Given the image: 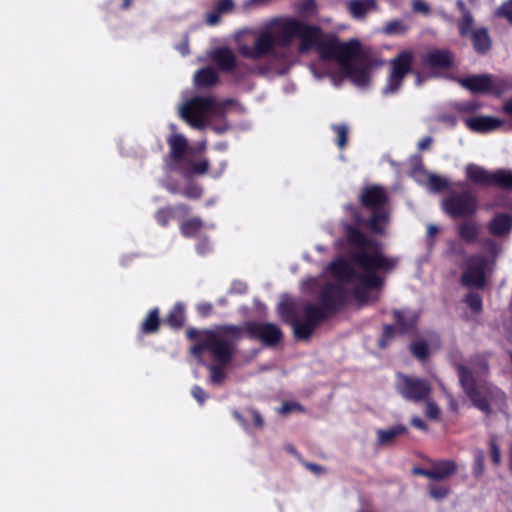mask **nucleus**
I'll return each mask as SVG.
<instances>
[{"mask_svg": "<svg viewBox=\"0 0 512 512\" xmlns=\"http://www.w3.org/2000/svg\"><path fill=\"white\" fill-rule=\"evenodd\" d=\"M190 211V207L187 204L179 203L176 206H166L159 208L155 213V219L157 223L162 227H167L172 218L175 217L176 212L182 215H187Z\"/></svg>", "mask_w": 512, "mask_h": 512, "instance_id": "26", "label": "nucleus"}, {"mask_svg": "<svg viewBox=\"0 0 512 512\" xmlns=\"http://www.w3.org/2000/svg\"><path fill=\"white\" fill-rule=\"evenodd\" d=\"M369 290H371L370 288H367L366 286H364L362 284L361 287H355L353 290H352V294H353V297L360 303V304H365L368 302V299H369Z\"/></svg>", "mask_w": 512, "mask_h": 512, "instance_id": "49", "label": "nucleus"}, {"mask_svg": "<svg viewBox=\"0 0 512 512\" xmlns=\"http://www.w3.org/2000/svg\"><path fill=\"white\" fill-rule=\"evenodd\" d=\"M482 246L485 251L489 254L496 256L499 252V246L497 242L493 239L487 238L482 242Z\"/></svg>", "mask_w": 512, "mask_h": 512, "instance_id": "56", "label": "nucleus"}, {"mask_svg": "<svg viewBox=\"0 0 512 512\" xmlns=\"http://www.w3.org/2000/svg\"><path fill=\"white\" fill-rule=\"evenodd\" d=\"M458 83L473 94H486L500 97L512 90V80L508 77H495L491 74L470 75L459 78Z\"/></svg>", "mask_w": 512, "mask_h": 512, "instance_id": "7", "label": "nucleus"}, {"mask_svg": "<svg viewBox=\"0 0 512 512\" xmlns=\"http://www.w3.org/2000/svg\"><path fill=\"white\" fill-rule=\"evenodd\" d=\"M388 222L389 213L385 209L372 210V215L366 221V227L374 234L382 235Z\"/></svg>", "mask_w": 512, "mask_h": 512, "instance_id": "28", "label": "nucleus"}, {"mask_svg": "<svg viewBox=\"0 0 512 512\" xmlns=\"http://www.w3.org/2000/svg\"><path fill=\"white\" fill-rule=\"evenodd\" d=\"M344 237L349 246L355 248L352 261L363 271L358 275L361 284L370 289H380L384 279L378 272H390L399 262L397 257H387L381 252V244L369 239L360 229L346 223L343 225Z\"/></svg>", "mask_w": 512, "mask_h": 512, "instance_id": "3", "label": "nucleus"}, {"mask_svg": "<svg viewBox=\"0 0 512 512\" xmlns=\"http://www.w3.org/2000/svg\"><path fill=\"white\" fill-rule=\"evenodd\" d=\"M377 9L376 0H349L347 2L348 12L356 19L364 18L370 10Z\"/></svg>", "mask_w": 512, "mask_h": 512, "instance_id": "31", "label": "nucleus"}, {"mask_svg": "<svg viewBox=\"0 0 512 512\" xmlns=\"http://www.w3.org/2000/svg\"><path fill=\"white\" fill-rule=\"evenodd\" d=\"M425 414L429 419L437 420L440 415V409L435 402H428L426 404Z\"/></svg>", "mask_w": 512, "mask_h": 512, "instance_id": "55", "label": "nucleus"}, {"mask_svg": "<svg viewBox=\"0 0 512 512\" xmlns=\"http://www.w3.org/2000/svg\"><path fill=\"white\" fill-rule=\"evenodd\" d=\"M398 333V328L391 324H384L382 327V334L378 342L380 348H386L388 344L394 339Z\"/></svg>", "mask_w": 512, "mask_h": 512, "instance_id": "40", "label": "nucleus"}, {"mask_svg": "<svg viewBox=\"0 0 512 512\" xmlns=\"http://www.w3.org/2000/svg\"><path fill=\"white\" fill-rule=\"evenodd\" d=\"M281 411L282 413L287 414L292 411H303V408L297 402H285L281 407Z\"/></svg>", "mask_w": 512, "mask_h": 512, "instance_id": "58", "label": "nucleus"}, {"mask_svg": "<svg viewBox=\"0 0 512 512\" xmlns=\"http://www.w3.org/2000/svg\"><path fill=\"white\" fill-rule=\"evenodd\" d=\"M456 6L458 10L461 12V18L458 20L457 27L459 31V35L461 37H466L469 29L474 26V17L471 11L466 7V4L463 0H457Z\"/></svg>", "mask_w": 512, "mask_h": 512, "instance_id": "32", "label": "nucleus"}, {"mask_svg": "<svg viewBox=\"0 0 512 512\" xmlns=\"http://www.w3.org/2000/svg\"><path fill=\"white\" fill-rule=\"evenodd\" d=\"M473 313H480L482 311V297L479 293L469 292L464 299Z\"/></svg>", "mask_w": 512, "mask_h": 512, "instance_id": "42", "label": "nucleus"}, {"mask_svg": "<svg viewBox=\"0 0 512 512\" xmlns=\"http://www.w3.org/2000/svg\"><path fill=\"white\" fill-rule=\"evenodd\" d=\"M203 189L202 187L195 183L189 182L181 191V195L187 199L198 200L202 197Z\"/></svg>", "mask_w": 512, "mask_h": 512, "instance_id": "41", "label": "nucleus"}, {"mask_svg": "<svg viewBox=\"0 0 512 512\" xmlns=\"http://www.w3.org/2000/svg\"><path fill=\"white\" fill-rule=\"evenodd\" d=\"M428 184L431 190L435 192H440L449 186V182L438 175L432 174L428 178Z\"/></svg>", "mask_w": 512, "mask_h": 512, "instance_id": "44", "label": "nucleus"}, {"mask_svg": "<svg viewBox=\"0 0 512 512\" xmlns=\"http://www.w3.org/2000/svg\"><path fill=\"white\" fill-rule=\"evenodd\" d=\"M413 60L414 55L410 50L401 51L391 60L387 83L382 90L383 95L394 94L400 90L405 77L414 72Z\"/></svg>", "mask_w": 512, "mask_h": 512, "instance_id": "11", "label": "nucleus"}, {"mask_svg": "<svg viewBox=\"0 0 512 512\" xmlns=\"http://www.w3.org/2000/svg\"><path fill=\"white\" fill-rule=\"evenodd\" d=\"M410 350L413 356L422 362L426 361L429 357V347L424 340L412 342Z\"/></svg>", "mask_w": 512, "mask_h": 512, "instance_id": "38", "label": "nucleus"}, {"mask_svg": "<svg viewBox=\"0 0 512 512\" xmlns=\"http://www.w3.org/2000/svg\"><path fill=\"white\" fill-rule=\"evenodd\" d=\"M457 372L460 384L472 404L482 412L489 414L491 412L489 400L482 392L481 386L477 384L472 371L460 364L457 367Z\"/></svg>", "mask_w": 512, "mask_h": 512, "instance_id": "14", "label": "nucleus"}, {"mask_svg": "<svg viewBox=\"0 0 512 512\" xmlns=\"http://www.w3.org/2000/svg\"><path fill=\"white\" fill-rule=\"evenodd\" d=\"M348 208L351 210V216L353 220L352 225L357 227L358 229H360V226H366L367 219H364L362 217L360 211L352 205H349Z\"/></svg>", "mask_w": 512, "mask_h": 512, "instance_id": "52", "label": "nucleus"}, {"mask_svg": "<svg viewBox=\"0 0 512 512\" xmlns=\"http://www.w3.org/2000/svg\"><path fill=\"white\" fill-rule=\"evenodd\" d=\"M209 166V161L205 159L196 163H192L190 167L180 165L179 169L176 171L179 172L184 178H190L193 175L206 174L209 170Z\"/></svg>", "mask_w": 512, "mask_h": 512, "instance_id": "35", "label": "nucleus"}, {"mask_svg": "<svg viewBox=\"0 0 512 512\" xmlns=\"http://www.w3.org/2000/svg\"><path fill=\"white\" fill-rule=\"evenodd\" d=\"M490 456L493 464L499 465L501 462V450L495 438L489 441Z\"/></svg>", "mask_w": 512, "mask_h": 512, "instance_id": "50", "label": "nucleus"}, {"mask_svg": "<svg viewBox=\"0 0 512 512\" xmlns=\"http://www.w3.org/2000/svg\"><path fill=\"white\" fill-rule=\"evenodd\" d=\"M280 40L289 47L294 39L299 40L298 51L307 53L315 50L321 38L325 36L323 29L292 16H283L281 20Z\"/></svg>", "mask_w": 512, "mask_h": 512, "instance_id": "4", "label": "nucleus"}, {"mask_svg": "<svg viewBox=\"0 0 512 512\" xmlns=\"http://www.w3.org/2000/svg\"><path fill=\"white\" fill-rule=\"evenodd\" d=\"M482 107V104L477 101H467L457 105V111L460 113L472 114L478 111Z\"/></svg>", "mask_w": 512, "mask_h": 512, "instance_id": "46", "label": "nucleus"}, {"mask_svg": "<svg viewBox=\"0 0 512 512\" xmlns=\"http://www.w3.org/2000/svg\"><path fill=\"white\" fill-rule=\"evenodd\" d=\"M216 105L213 96H195L188 100L181 109V117L192 127H204L205 115Z\"/></svg>", "mask_w": 512, "mask_h": 512, "instance_id": "12", "label": "nucleus"}, {"mask_svg": "<svg viewBox=\"0 0 512 512\" xmlns=\"http://www.w3.org/2000/svg\"><path fill=\"white\" fill-rule=\"evenodd\" d=\"M484 470H485L484 455L481 451H479L477 453V455L475 456L474 465H473V474L476 478H479L483 475Z\"/></svg>", "mask_w": 512, "mask_h": 512, "instance_id": "47", "label": "nucleus"}, {"mask_svg": "<svg viewBox=\"0 0 512 512\" xmlns=\"http://www.w3.org/2000/svg\"><path fill=\"white\" fill-rule=\"evenodd\" d=\"M428 491L431 498L435 500H442L446 498L450 493V489L448 486L438 485L434 483H430L428 485Z\"/></svg>", "mask_w": 512, "mask_h": 512, "instance_id": "43", "label": "nucleus"}, {"mask_svg": "<svg viewBox=\"0 0 512 512\" xmlns=\"http://www.w3.org/2000/svg\"><path fill=\"white\" fill-rule=\"evenodd\" d=\"M196 251L199 255H205L210 251V243L208 239H202L196 244Z\"/></svg>", "mask_w": 512, "mask_h": 512, "instance_id": "60", "label": "nucleus"}, {"mask_svg": "<svg viewBox=\"0 0 512 512\" xmlns=\"http://www.w3.org/2000/svg\"><path fill=\"white\" fill-rule=\"evenodd\" d=\"M240 327L243 329V335L246 333L250 339L259 340L267 347L277 346L284 337L281 328L274 323L248 321L244 323V326Z\"/></svg>", "mask_w": 512, "mask_h": 512, "instance_id": "13", "label": "nucleus"}, {"mask_svg": "<svg viewBox=\"0 0 512 512\" xmlns=\"http://www.w3.org/2000/svg\"><path fill=\"white\" fill-rule=\"evenodd\" d=\"M331 274L342 282H349L354 278L358 279V275L352 265L344 258H338L330 264Z\"/></svg>", "mask_w": 512, "mask_h": 512, "instance_id": "25", "label": "nucleus"}, {"mask_svg": "<svg viewBox=\"0 0 512 512\" xmlns=\"http://www.w3.org/2000/svg\"><path fill=\"white\" fill-rule=\"evenodd\" d=\"M348 301V292L342 284L326 283L318 295V304L282 300L277 307L281 320L291 326L296 340H309L323 322L339 313Z\"/></svg>", "mask_w": 512, "mask_h": 512, "instance_id": "1", "label": "nucleus"}, {"mask_svg": "<svg viewBox=\"0 0 512 512\" xmlns=\"http://www.w3.org/2000/svg\"><path fill=\"white\" fill-rule=\"evenodd\" d=\"M408 433V429L403 424H398L388 429L377 430V443L381 446L389 445L395 442V440Z\"/></svg>", "mask_w": 512, "mask_h": 512, "instance_id": "30", "label": "nucleus"}, {"mask_svg": "<svg viewBox=\"0 0 512 512\" xmlns=\"http://www.w3.org/2000/svg\"><path fill=\"white\" fill-rule=\"evenodd\" d=\"M297 10L301 14H308V13L315 12L316 1L315 0H302L297 6Z\"/></svg>", "mask_w": 512, "mask_h": 512, "instance_id": "51", "label": "nucleus"}, {"mask_svg": "<svg viewBox=\"0 0 512 512\" xmlns=\"http://www.w3.org/2000/svg\"><path fill=\"white\" fill-rule=\"evenodd\" d=\"M331 129L336 134L335 143L340 148L343 149L346 147L348 143V133L349 129L346 124H332Z\"/></svg>", "mask_w": 512, "mask_h": 512, "instance_id": "39", "label": "nucleus"}, {"mask_svg": "<svg viewBox=\"0 0 512 512\" xmlns=\"http://www.w3.org/2000/svg\"><path fill=\"white\" fill-rule=\"evenodd\" d=\"M204 227V223L199 217H193L180 224V232L186 238L195 237Z\"/></svg>", "mask_w": 512, "mask_h": 512, "instance_id": "36", "label": "nucleus"}, {"mask_svg": "<svg viewBox=\"0 0 512 512\" xmlns=\"http://www.w3.org/2000/svg\"><path fill=\"white\" fill-rule=\"evenodd\" d=\"M433 142V138L431 136H425L418 142V149L421 151L427 150L430 148Z\"/></svg>", "mask_w": 512, "mask_h": 512, "instance_id": "63", "label": "nucleus"}, {"mask_svg": "<svg viewBox=\"0 0 512 512\" xmlns=\"http://www.w3.org/2000/svg\"><path fill=\"white\" fill-rule=\"evenodd\" d=\"M353 80L359 86H366L369 83L370 76L366 69L353 70Z\"/></svg>", "mask_w": 512, "mask_h": 512, "instance_id": "48", "label": "nucleus"}, {"mask_svg": "<svg viewBox=\"0 0 512 512\" xmlns=\"http://www.w3.org/2000/svg\"><path fill=\"white\" fill-rule=\"evenodd\" d=\"M233 0H218L215 7L221 14L230 13L234 9Z\"/></svg>", "mask_w": 512, "mask_h": 512, "instance_id": "53", "label": "nucleus"}, {"mask_svg": "<svg viewBox=\"0 0 512 512\" xmlns=\"http://www.w3.org/2000/svg\"><path fill=\"white\" fill-rule=\"evenodd\" d=\"M221 13L214 8L213 11L207 13L206 15V23L210 26H214L219 23L221 18Z\"/></svg>", "mask_w": 512, "mask_h": 512, "instance_id": "57", "label": "nucleus"}, {"mask_svg": "<svg viewBox=\"0 0 512 512\" xmlns=\"http://www.w3.org/2000/svg\"><path fill=\"white\" fill-rule=\"evenodd\" d=\"M191 394L200 405H203L208 398V394L198 385L192 387Z\"/></svg>", "mask_w": 512, "mask_h": 512, "instance_id": "54", "label": "nucleus"}, {"mask_svg": "<svg viewBox=\"0 0 512 512\" xmlns=\"http://www.w3.org/2000/svg\"><path fill=\"white\" fill-rule=\"evenodd\" d=\"M186 336L190 340L200 337L190 352L195 358H201L204 352H208L214 361L208 366L210 383L222 384L227 376L225 368L233 361L237 344L243 338V329L235 324H222L203 331L190 327L186 330Z\"/></svg>", "mask_w": 512, "mask_h": 512, "instance_id": "2", "label": "nucleus"}, {"mask_svg": "<svg viewBox=\"0 0 512 512\" xmlns=\"http://www.w3.org/2000/svg\"><path fill=\"white\" fill-rule=\"evenodd\" d=\"M197 310L201 316L207 317L211 314V312L213 310V306L211 303H201L198 305Z\"/></svg>", "mask_w": 512, "mask_h": 512, "instance_id": "61", "label": "nucleus"}, {"mask_svg": "<svg viewBox=\"0 0 512 512\" xmlns=\"http://www.w3.org/2000/svg\"><path fill=\"white\" fill-rule=\"evenodd\" d=\"M411 424L415 428H418V429H420L422 431H427L428 430L427 424L421 418H419V417H414L411 420Z\"/></svg>", "mask_w": 512, "mask_h": 512, "instance_id": "64", "label": "nucleus"}, {"mask_svg": "<svg viewBox=\"0 0 512 512\" xmlns=\"http://www.w3.org/2000/svg\"><path fill=\"white\" fill-rule=\"evenodd\" d=\"M165 323L172 329H180L185 323V310L181 303H177L169 311L165 318Z\"/></svg>", "mask_w": 512, "mask_h": 512, "instance_id": "34", "label": "nucleus"}, {"mask_svg": "<svg viewBox=\"0 0 512 512\" xmlns=\"http://www.w3.org/2000/svg\"><path fill=\"white\" fill-rule=\"evenodd\" d=\"M409 30V26L404 23L403 20L394 19L387 22L383 28L382 32L389 36L394 35H403Z\"/></svg>", "mask_w": 512, "mask_h": 512, "instance_id": "37", "label": "nucleus"}, {"mask_svg": "<svg viewBox=\"0 0 512 512\" xmlns=\"http://www.w3.org/2000/svg\"><path fill=\"white\" fill-rule=\"evenodd\" d=\"M219 82V75L212 67H203L194 74V83L198 88H212Z\"/></svg>", "mask_w": 512, "mask_h": 512, "instance_id": "29", "label": "nucleus"}, {"mask_svg": "<svg viewBox=\"0 0 512 512\" xmlns=\"http://www.w3.org/2000/svg\"><path fill=\"white\" fill-rule=\"evenodd\" d=\"M248 412L251 415L254 426L256 428H262L264 425V420H263L261 414L255 409H249Z\"/></svg>", "mask_w": 512, "mask_h": 512, "instance_id": "59", "label": "nucleus"}, {"mask_svg": "<svg viewBox=\"0 0 512 512\" xmlns=\"http://www.w3.org/2000/svg\"><path fill=\"white\" fill-rule=\"evenodd\" d=\"M465 38H469L474 51L478 55H486L492 49V39L488 28L481 26L470 28Z\"/></svg>", "mask_w": 512, "mask_h": 512, "instance_id": "19", "label": "nucleus"}, {"mask_svg": "<svg viewBox=\"0 0 512 512\" xmlns=\"http://www.w3.org/2000/svg\"><path fill=\"white\" fill-rule=\"evenodd\" d=\"M359 201L362 207L370 209L371 211L384 209V206L388 202V195L382 186L370 185L361 190Z\"/></svg>", "mask_w": 512, "mask_h": 512, "instance_id": "18", "label": "nucleus"}, {"mask_svg": "<svg viewBox=\"0 0 512 512\" xmlns=\"http://www.w3.org/2000/svg\"><path fill=\"white\" fill-rule=\"evenodd\" d=\"M281 20L282 17L273 18L267 26L257 34L254 46L241 45L239 46V53L245 58L258 60L271 55L276 46L287 48L280 40Z\"/></svg>", "mask_w": 512, "mask_h": 512, "instance_id": "6", "label": "nucleus"}, {"mask_svg": "<svg viewBox=\"0 0 512 512\" xmlns=\"http://www.w3.org/2000/svg\"><path fill=\"white\" fill-rule=\"evenodd\" d=\"M170 128L173 132L166 139L169 154L165 158V164L169 171H176L184 159L189 143L183 134L176 132L175 124H170Z\"/></svg>", "mask_w": 512, "mask_h": 512, "instance_id": "16", "label": "nucleus"}, {"mask_svg": "<svg viewBox=\"0 0 512 512\" xmlns=\"http://www.w3.org/2000/svg\"><path fill=\"white\" fill-rule=\"evenodd\" d=\"M465 171L468 180L474 184L496 186L504 190L512 191V171L510 170L498 169L494 172H490L479 165L468 164Z\"/></svg>", "mask_w": 512, "mask_h": 512, "instance_id": "10", "label": "nucleus"}, {"mask_svg": "<svg viewBox=\"0 0 512 512\" xmlns=\"http://www.w3.org/2000/svg\"><path fill=\"white\" fill-rule=\"evenodd\" d=\"M210 58L222 72L232 73L235 69L244 70L246 73L251 72L247 65L237 62L235 54L229 47L214 49L210 54Z\"/></svg>", "mask_w": 512, "mask_h": 512, "instance_id": "17", "label": "nucleus"}, {"mask_svg": "<svg viewBox=\"0 0 512 512\" xmlns=\"http://www.w3.org/2000/svg\"><path fill=\"white\" fill-rule=\"evenodd\" d=\"M422 62L432 68L449 69L453 65L454 57L448 50L434 49L423 56Z\"/></svg>", "mask_w": 512, "mask_h": 512, "instance_id": "20", "label": "nucleus"}, {"mask_svg": "<svg viewBox=\"0 0 512 512\" xmlns=\"http://www.w3.org/2000/svg\"><path fill=\"white\" fill-rule=\"evenodd\" d=\"M432 480L442 481L457 472V464L454 460H440L432 464Z\"/></svg>", "mask_w": 512, "mask_h": 512, "instance_id": "27", "label": "nucleus"}, {"mask_svg": "<svg viewBox=\"0 0 512 512\" xmlns=\"http://www.w3.org/2000/svg\"><path fill=\"white\" fill-rule=\"evenodd\" d=\"M441 209L453 220L473 218L478 211V200L469 190L451 191L443 198Z\"/></svg>", "mask_w": 512, "mask_h": 512, "instance_id": "8", "label": "nucleus"}, {"mask_svg": "<svg viewBox=\"0 0 512 512\" xmlns=\"http://www.w3.org/2000/svg\"><path fill=\"white\" fill-rule=\"evenodd\" d=\"M480 232V225L472 218L462 219L457 225L458 237L467 244L478 243Z\"/></svg>", "mask_w": 512, "mask_h": 512, "instance_id": "23", "label": "nucleus"}, {"mask_svg": "<svg viewBox=\"0 0 512 512\" xmlns=\"http://www.w3.org/2000/svg\"><path fill=\"white\" fill-rule=\"evenodd\" d=\"M465 125L473 132L485 133L502 125V121L492 116H475L464 120Z\"/></svg>", "mask_w": 512, "mask_h": 512, "instance_id": "21", "label": "nucleus"}, {"mask_svg": "<svg viewBox=\"0 0 512 512\" xmlns=\"http://www.w3.org/2000/svg\"><path fill=\"white\" fill-rule=\"evenodd\" d=\"M395 389L404 400L414 403L428 400L432 392L431 384L427 379L401 372L396 374Z\"/></svg>", "mask_w": 512, "mask_h": 512, "instance_id": "9", "label": "nucleus"}, {"mask_svg": "<svg viewBox=\"0 0 512 512\" xmlns=\"http://www.w3.org/2000/svg\"><path fill=\"white\" fill-rule=\"evenodd\" d=\"M412 7L415 12H421V13H428L430 10L429 6L421 0L414 1L412 4Z\"/></svg>", "mask_w": 512, "mask_h": 512, "instance_id": "62", "label": "nucleus"}, {"mask_svg": "<svg viewBox=\"0 0 512 512\" xmlns=\"http://www.w3.org/2000/svg\"><path fill=\"white\" fill-rule=\"evenodd\" d=\"M392 314L396 327L398 328V334L406 335L415 331L418 321L416 315L409 314L399 309H394Z\"/></svg>", "mask_w": 512, "mask_h": 512, "instance_id": "24", "label": "nucleus"}, {"mask_svg": "<svg viewBox=\"0 0 512 512\" xmlns=\"http://www.w3.org/2000/svg\"><path fill=\"white\" fill-rule=\"evenodd\" d=\"M487 263V258L483 255L476 254L470 256L466 261V268L461 276V284L465 287L484 288Z\"/></svg>", "mask_w": 512, "mask_h": 512, "instance_id": "15", "label": "nucleus"}, {"mask_svg": "<svg viewBox=\"0 0 512 512\" xmlns=\"http://www.w3.org/2000/svg\"><path fill=\"white\" fill-rule=\"evenodd\" d=\"M161 319H160V310L155 307L151 309L145 318L143 319L140 332L142 334H154L157 333L160 329Z\"/></svg>", "mask_w": 512, "mask_h": 512, "instance_id": "33", "label": "nucleus"}, {"mask_svg": "<svg viewBox=\"0 0 512 512\" xmlns=\"http://www.w3.org/2000/svg\"><path fill=\"white\" fill-rule=\"evenodd\" d=\"M498 17L506 19L512 24V0L503 2L496 11Z\"/></svg>", "mask_w": 512, "mask_h": 512, "instance_id": "45", "label": "nucleus"}, {"mask_svg": "<svg viewBox=\"0 0 512 512\" xmlns=\"http://www.w3.org/2000/svg\"><path fill=\"white\" fill-rule=\"evenodd\" d=\"M361 49V43L358 39H350L345 43L339 41L333 34H325L315 48L319 57L325 61H338L343 67L348 68L350 61L355 58Z\"/></svg>", "mask_w": 512, "mask_h": 512, "instance_id": "5", "label": "nucleus"}, {"mask_svg": "<svg viewBox=\"0 0 512 512\" xmlns=\"http://www.w3.org/2000/svg\"><path fill=\"white\" fill-rule=\"evenodd\" d=\"M488 231L495 237H504L512 230V216L508 213H496L487 225Z\"/></svg>", "mask_w": 512, "mask_h": 512, "instance_id": "22", "label": "nucleus"}]
</instances>
